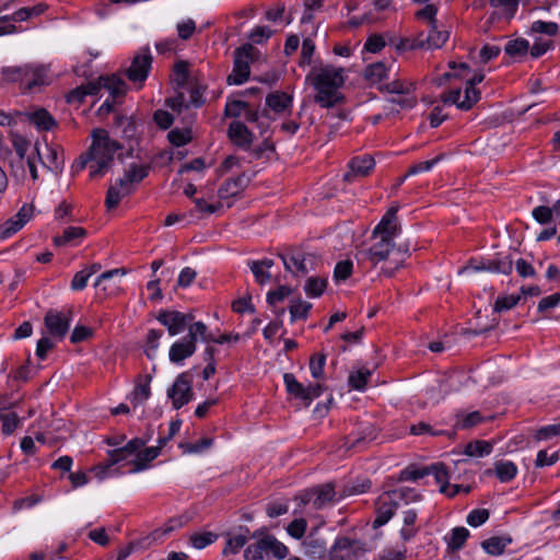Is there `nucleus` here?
Listing matches in <instances>:
<instances>
[{"instance_id": "1", "label": "nucleus", "mask_w": 560, "mask_h": 560, "mask_svg": "<svg viewBox=\"0 0 560 560\" xmlns=\"http://www.w3.org/2000/svg\"><path fill=\"white\" fill-rule=\"evenodd\" d=\"M305 80L316 91L314 102L322 108L343 104L345 95L341 89L346 82L345 68L320 63L312 68Z\"/></svg>"}, {"instance_id": "2", "label": "nucleus", "mask_w": 560, "mask_h": 560, "mask_svg": "<svg viewBox=\"0 0 560 560\" xmlns=\"http://www.w3.org/2000/svg\"><path fill=\"white\" fill-rule=\"evenodd\" d=\"M121 148V144L112 139L105 129H94L92 143L89 150L80 156L75 168L81 171L89 165L90 177H101L112 167L114 156Z\"/></svg>"}, {"instance_id": "3", "label": "nucleus", "mask_w": 560, "mask_h": 560, "mask_svg": "<svg viewBox=\"0 0 560 560\" xmlns=\"http://www.w3.org/2000/svg\"><path fill=\"white\" fill-rule=\"evenodd\" d=\"M102 89L109 92L112 100L107 98L100 106L98 114L107 115L113 110L114 100L124 96L126 93V83L116 74L102 75L96 81L89 82L86 85L72 91L70 94V101L77 100L81 102L85 95H95Z\"/></svg>"}, {"instance_id": "4", "label": "nucleus", "mask_w": 560, "mask_h": 560, "mask_svg": "<svg viewBox=\"0 0 560 560\" xmlns=\"http://www.w3.org/2000/svg\"><path fill=\"white\" fill-rule=\"evenodd\" d=\"M269 553L276 559L282 560L288 556L289 549L273 535H264L247 546L244 557L246 560H267Z\"/></svg>"}, {"instance_id": "5", "label": "nucleus", "mask_w": 560, "mask_h": 560, "mask_svg": "<svg viewBox=\"0 0 560 560\" xmlns=\"http://www.w3.org/2000/svg\"><path fill=\"white\" fill-rule=\"evenodd\" d=\"M206 324L202 322H196L188 327V335L176 342H174L168 352V358L172 363L182 364L185 359L190 358L197 347L198 335H203Z\"/></svg>"}, {"instance_id": "6", "label": "nucleus", "mask_w": 560, "mask_h": 560, "mask_svg": "<svg viewBox=\"0 0 560 560\" xmlns=\"http://www.w3.org/2000/svg\"><path fill=\"white\" fill-rule=\"evenodd\" d=\"M259 57V50L253 45L246 44L234 52V65L232 73L226 81L230 85H240L247 81L250 74L249 65Z\"/></svg>"}, {"instance_id": "7", "label": "nucleus", "mask_w": 560, "mask_h": 560, "mask_svg": "<svg viewBox=\"0 0 560 560\" xmlns=\"http://www.w3.org/2000/svg\"><path fill=\"white\" fill-rule=\"evenodd\" d=\"M369 248H359L355 253L357 262L364 269H372L386 260L394 250L393 241L384 237L374 238Z\"/></svg>"}, {"instance_id": "8", "label": "nucleus", "mask_w": 560, "mask_h": 560, "mask_svg": "<svg viewBox=\"0 0 560 560\" xmlns=\"http://www.w3.org/2000/svg\"><path fill=\"white\" fill-rule=\"evenodd\" d=\"M280 258L285 270L295 277H304L314 269V256L298 248L288 249Z\"/></svg>"}, {"instance_id": "9", "label": "nucleus", "mask_w": 560, "mask_h": 560, "mask_svg": "<svg viewBox=\"0 0 560 560\" xmlns=\"http://www.w3.org/2000/svg\"><path fill=\"white\" fill-rule=\"evenodd\" d=\"M283 382L287 392L295 399L303 401L305 407H308L315 398L323 394L325 389V387L319 383L304 386L292 373H285L283 375Z\"/></svg>"}, {"instance_id": "10", "label": "nucleus", "mask_w": 560, "mask_h": 560, "mask_svg": "<svg viewBox=\"0 0 560 560\" xmlns=\"http://www.w3.org/2000/svg\"><path fill=\"white\" fill-rule=\"evenodd\" d=\"M191 376L188 372L180 373L174 384L167 389V397L172 400L175 409H179L188 404L192 397Z\"/></svg>"}, {"instance_id": "11", "label": "nucleus", "mask_w": 560, "mask_h": 560, "mask_svg": "<svg viewBox=\"0 0 560 560\" xmlns=\"http://www.w3.org/2000/svg\"><path fill=\"white\" fill-rule=\"evenodd\" d=\"M156 319L167 328L171 336H176L192 324L194 315L191 313L164 310L159 313Z\"/></svg>"}, {"instance_id": "12", "label": "nucleus", "mask_w": 560, "mask_h": 560, "mask_svg": "<svg viewBox=\"0 0 560 560\" xmlns=\"http://www.w3.org/2000/svg\"><path fill=\"white\" fill-rule=\"evenodd\" d=\"M336 495L332 483H325L303 491L298 498L302 504H312L314 509H322L334 501Z\"/></svg>"}, {"instance_id": "13", "label": "nucleus", "mask_w": 560, "mask_h": 560, "mask_svg": "<svg viewBox=\"0 0 560 560\" xmlns=\"http://www.w3.org/2000/svg\"><path fill=\"white\" fill-rule=\"evenodd\" d=\"M152 65V56L148 47L142 48L131 61L130 67L126 71L127 78L131 82L143 83L148 78Z\"/></svg>"}, {"instance_id": "14", "label": "nucleus", "mask_w": 560, "mask_h": 560, "mask_svg": "<svg viewBox=\"0 0 560 560\" xmlns=\"http://www.w3.org/2000/svg\"><path fill=\"white\" fill-rule=\"evenodd\" d=\"M70 322L69 315L56 310H49L44 317V324L48 334L58 340H62L68 334Z\"/></svg>"}, {"instance_id": "15", "label": "nucleus", "mask_w": 560, "mask_h": 560, "mask_svg": "<svg viewBox=\"0 0 560 560\" xmlns=\"http://www.w3.org/2000/svg\"><path fill=\"white\" fill-rule=\"evenodd\" d=\"M430 31L428 34L420 33L416 38L412 39L410 44L411 49L420 48V49H435L442 47L447 38L448 33L445 31H439L436 28V23L433 25H429Z\"/></svg>"}, {"instance_id": "16", "label": "nucleus", "mask_w": 560, "mask_h": 560, "mask_svg": "<svg viewBox=\"0 0 560 560\" xmlns=\"http://www.w3.org/2000/svg\"><path fill=\"white\" fill-rule=\"evenodd\" d=\"M397 211V207H392L386 211L380 223L374 228L372 238L384 237L390 241L395 238L400 232L396 215Z\"/></svg>"}, {"instance_id": "17", "label": "nucleus", "mask_w": 560, "mask_h": 560, "mask_svg": "<svg viewBox=\"0 0 560 560\" xmlns=\"http://www.w3.org/2000/svg\"><path fill=\"white\" fill-rule=\"evenodd\" d=\"M375 162L371 155L355 156L349 162V171L343 175L346 182H354L365 177L374 168Z\"/></svg>"}, {"instance_id": "18", "label": "nucleus", "mask_w": 560, "mask_h": 560, "mask_svg": "<svg viewBox=\"0 0 560 560\" xmlns=\"http://www.w3.org/2000/svg\"><path fill=\"white\" fill-rule=\"evenodd\" d=\"M397 506L390 493L381 495L376 503V516L372 523V527L376 529L385 525L395 514Z\"/></svg>"}, {"instance_id": "19", "label": "nucleus", "mask_w": 560, "mask_h": 560, "mask_svg": "<svg viewBox=\"0 0 560 560\" xmlns=\"http://www.w3.org/2000/svg\"><path fill=\"white\" fill-rule=\"evenodd\" d=\"M131 455H127L125 447H118L108 452V458L105 463L98 464L93 468V472L98 480H103L110 476L114 465L126 462Z\"/></svg>"}, {"instance_id": "20", "label": "nucleus", "mask_w": 560, "mask_h": 560, "mask_svg": "<svg viewBox=\"0 0 560 560\" xmlns=\"http://www.w3.org/2000/svg\"><path fill=\"white\" fill-rule=\"evenodd\" d=\"M32 215V207L24 205L18 213L10 220H8L2 226L0 231V236L2 238L9 237L12 234L20 231L25 223L31 219Z\"/></svg>"}, {"instance_id": "21", "label": "nucleus", "mask_w": 560, "mask_h": 560, "mask_svg": "<svg viewBox=\"0 0 560 560\" xmlns=\"http://www.w3.org/2000/svg\"><path fill=\"white\" fill-rule=\"evenodd\" d=\"M151 170L150 164H137L131 163L127 170H125L124 176L118 179L121 180L135 191L136 186L141 183L148 175Z\"/></svg>"}, {"instance_id": "22", "label": "nucleus", "mask_w": 560, "mask_h": 560, "mask_svg": "<svg viewBox=\"0 0 560 560\" xmlns=\"http://www.w3.org/2000/svg\"><path fill=\"white\" fill-rule=\"evenodd\" d=\"M132 192L133 191L128 188L125 183L117 178L115 183L109 185L107 189L105 206L108 210L115 209L125 197L131 195Z\"/></svg>"}, {"instance_id": "23", "label": "nucleus", "mask_w": 560, "mask_h": 560, "mask_svg": "<svg viewBox=\"0 0 560 560\" xmlns=\"http://www.w3.org/2000/svg\"><path fill=\"white\" fill-rule=\"evenodd\" d=\"M229 137L233 143L243 149H248L253 142V133L241 121H232L230 124Z\"/></svg>"}, {"instance_id": "24", "label": "nucleus", "mask_w": 560, "mask_h": 560, "mask_svg": "<svg viewBox=\"0 0 560 560\" xmlns=\"http://www.w3.org/2000/svg\"><path fill=\"white\" fill-rule=\"evenodd\" d=\"M247 178L245 175H238L234 178H229L222 183L218 189L220 199H229L238 196L246 187Z\"/></svg>"}, {"instance_id": "25", "label": "nucleus", "mask_w": 560, "mask_h": 560, "mask_svg": "<svg viewBox=\"0 0 560 560\" xmlns=\"http://www.w3.org/2000/svg\"><path fill=\"white\" fill-rule=\"evenodd\" d=\"M27 74L23 77V88L32 90L35 86L47 84V70L42 66L23 65Z\"/></svg>"}, {"instance_id": "26", "label": "nucleus", "mask_w": 560, "mask_h": 560, "mask_svg": "<svg viewBox=\"0 0 560 560\" xmlns=\"http://www.w3.org/2000/svg\"><path fill=\"white\" fill-rule=\"evenodd\" d=\"M160 455V447H147L138 452L135 458L130 462L132 465L129 472H138L148 467V464Z\"/></svg>"}, {"instance_id": "27", "label": "nucleus", "mask_w": 560, "mask_h": 560, "mask_svg": "<svg viewBox=\"0 0 560 560\" xmlns=\"http://www.w3.org/2000/svg\"><path fill=\"white\" fill-rule=\"evenodd\" d=\"M273 266V260L265 258L262 260H253L249 262V268L259 284H265L270 281L271 275L269 269Z\"/></svg>"}, {"instance_id": "28", "label": "nucleus", "mask_w": 560, "mask_h": 560, "mask_svg": "<svg viewBox=\"0 0 560 560\" xmlns=\"http://www.w3.org/2000/svg\"><path fill=\"white\" fill-rule=\"evenodd\" d=\"M86 231L80 226L67 228L62 235L54 237V243L57 246L77 245V241H81L85 237Z\"/></svg>"}, {"instance_id": "29", "label": "nucleus", "mask_w": 560, "mask_h": 560, "mask_svg": "<svg viewBox=\"0 0 560 560\" xmlns=\"http://www.w3.org/2000/svg\"><path fill=\"white\" fill-rule=\"evenodd\" d=\"M517 466L511 460H497L493 464V474L501 482H510L517 475Z\"/></svg>"}, {"instance_id": "30", "label": "nucleus", "mask_w": 560, "mask_h": 560, "mask_svg": "<svg viewBox=\"0 0 560 560\" xmlns=\"http://www.w3.org/2000/svg\"><path fill=\"white\" fill-rule=\"evenodd\" d=\"M26 116L28 120L37 127L38 130L47 131L56 125V120L45 108H39L27 113Z\"/></svg>"}, {"instance_id": "31", "label": "nucleus", "mask_w": 560, "mask_h": 560, "mask_svg": "<svg viewBox=\"0 0 560 560\" xmlns=\"http://www.w3.org/2000/svg\"><path fill=\"white\" fill-rule=\"evenodd\" d=\"M266 104L275 113H283L292 106V97L285 92H273L267 95Z\"/></svg>"}, {"instance_id": "32", "label": "nucleus", "mask_w": 560, "mask_h": 560, "mask_svg": "<svg viewBox=\"0 0 560 560\" xmlns=\"http://www.w3.org/2000/svg\"><path fill=\"white\" fill-rule=\"evenodd\" d=\"M512 542L510 537H490L481 542L483 550L491 556H500L504 552L506 546Z\"/></svg>"}, {"instance_id": "33", "label": "nucleus", "mask_w": 560, "mask_h": 560, "mask_svg": "<svg viewBox=\"0 0 560 560\" xmlns=\"http://www.w3.org/2000/svg\"><path fill=\"white\" fill-rule=\"evenodd\" d=\"M417 512L412 509L402 513L404 526L401 527L399 534L404 541H409L416 536L418 529L413 525L417 521Z\"/></svg>"}, {"instance_id": "34", "label": "nucleus", "mask_w": 560, "mask_h": 560, "mask_svg": "<svg viewBox=\"0 0 560 560\" xmlns=\"http://www.w3.org/2000/svg\"><path fill=\"white\" fill-rule=\"evenodd\" d=\"M427 471H429V475L434 476L436 483L440 485V492L447 493V490L450 489V476L445 465L442 463L432 464L427 466Z\"/></svg>"}, {"instance_id": "35", "label": "nucleus", "mask_w": 560, "mask_h": 560, "mask_svg": "<svg viewBox=\"0 0 560 560\" xmlns=\"http://www.w3.org/2000/svg\"><path fill=\"white\" fill-rule=\"evenodd\" d=\"M352 545L353 541L348 537L337 538L329 551L330 560H346Z\"/></svg>"}, {"instance_id": "36", "label": "nucleus", "mask_w": 560, "mask_h": 560, "mask_svg": "<svg viewBox=\"0 0 560 560\" xmlns=\"http://www.w3.org/2000/svg\"><path fill=\"white\" fill-rule=\"evenodd\" d=\"M392 65L387 67L383 61L372 63L366 67L364 71L365 79L371 83L381 82L383 79L387 77V72L390 70Z\"/></svg>"}, {"instance_id": "37", "label": "nucleus", "mask_w": 560, "mask_h": 560, "mask_svg": "<svg viewBox=\"0 0 560 560\" xmlns=\"http://www.w3.org/2000/svg\"><path fill=\"white\" fill-rule=\"evenodd\" d=\"M492 448V444L488 441H474L465 446L464 453L470 457H482L489 455Z\"/></svg>"}, {"instance_id": "38", "label": "nucleus", "mask_w": 560, "mask_h": 560, "mask_svg": "<svg viewBox=\"0 0 560 560\" xmlns=\"http://www.w3.org/2000/svg\"><path fill=\"white\" fill-rule=\"evenodd\" d=\"M327 280L320 277H310L304 285V291L310 298H318L326 289Z\"/></svg>"}, {"instance_id": "39", "label": "nucleus", "mask_w": 560, "mask_h": 560, "mask_svg": "<svg viewBox=\"0 0 560 560\" xmlns=\"http://www.w3.org/2000/svg\"><path fill=\"white\" fill-rule=\"evenodd\" d=\"M27 68L23 66L5 67L1 70L2 79L10 83H20L23 88V77L27 74Z\"/></svg>"}, {"instance_id": "40", "label": "nucleus", "mask_w": 560, "mask_h": 560, "mask_svg": "<svg viewBox=\"0 0 560 560\" xmlns=\"http://www.w3.org/2000/svg\"><path fill=\"white\" fill-rule=\"evenodd\" d=\"M513 270V260L509 257H502L488 260V271L510 275Z\"/></svg>"}, {"instance_id": "41", "label": "nucleus", "mask_w": 560, "mask_h": 560, "mask_svg": "<svg viewBox=\"0 0 560 560\" xmlns=\"http://www.w3.org/2000/svg\"><path fill=\"white\" fill-rule=\"evenodd\" d=\"M303 548L304 553L311 558H322L326 551L324 541L316 538H307L304 540Z\"/></svg>"}, {"instance_id": "42", "label": "nucleus", "mask_w": 560, "mask_h": 560, "mask_svg": "<svg viewBox=\"0 0 560 560\" xmlns=\"http://www.w3.org/2000/svg\"><path fill=\"white\" fill-rule=\"evenodd\" d=\"M168 141L175 147H183L189 143L192 139L190 129H172L167 135Z\"/></svg>"}, {"instance_id": "43", "label": "nucleus", "mask_w": 560, "mask_h": 560, "mask_svg": "<svg viewBox=\"0 0 560 560\" xmlns=\"http://www.w3.org/2000/svg\"><path fill=\"white\" fill-rule=\"evenodd\" d=\"M529 49V43L524 38L509 40L504 47L505 54L511 57L523 56Z\"/></svg>"}, {"instance_id": "44", "label": "nucleus", "mask_w": 560, "mask_h": 560, "mask_svg": "<svg viewBox=\"0 0 560 560\" xmlns=\"http://www.w3.org/2000/svg\"><path fill=\"white\" fill-rule=\"evenodd\" d=\"M520 300H521L520 294H508V295L498 296V299L495 300L494 305H493V311L495 313H502V312L509 311V310L513 308L515 305H517Z\"/></svg>"}, {"instance_id": "45", "label": "nucleus", "mask_w": 560, "mask_h": 560, "mask_svg": "<svg viewBox=\"0 0 560 560\" xmlns=\"http://www.w3.org/2000/svg\"><path fill=\"white\" fill-rule=\"evenodd\" d=\"M469 537V530L466 527H455L452 530L448 547L452 550H459L464 547L467 538Z\"/></svg>"}, {"instance_id": "46", "label": "nucleus", "mask_w": 560, "mask_h": 560, "mask_svg": "<svg viewBox=\"0 0 560 560\" xmlns=\"http://www.w3.org/2000/svg\"><path fill=\"white\" fill-rule=\"evenodd\" d=\"M311 308L312 304L310 302L302 300L292 302L290 305L291 322L296 319H305L308 316Z\"/></svg>"}, {"instance_id": "47", "label": "nucleus", "mask_w": 560, "mask_h": 560, "mask_svg": "<svg viewBox=\"0 0 560 560\" xmlns=\"http://www.w3.org/2000/svg\"><path fill=\"white\" fill-rule=\"evenodd\" d=\"M482 421L479 411H472L467 415H458L455 423L456 429L465 430L472 428Z\"/></svg>"}, {"instance_id": "48", "label": "nucleus", "mask_w": 560, "mask_h": 560, "mask_svg": "<svg viewBox=\"0 0 560 560\" xmlns=\"http://www.w3.org/2000/svg\"><path fill=\"white\" fill-rule=\"evenodd\" d=\"M326 364V355L324 353H315L310 359V371L315 380L324 378V366Z\"/></svg>"}, {"instance_id": "49", "label": "nucleus", "mask_w": 560, "mask_h": 560, "mask_svg": "<svg viewBox=\"0 0 560 560\" xmlns=\"http://www.w3.org/2000/svg\"><path fill=\"white\" fill-rule=\"evenodd\" d=\"M425 476H429V471H427L425 467H417V466H408L407 468L402 469L399 474V480L401 481H416L418 479H421Z\"/></svg>"}, {"instance_id": "50", "label": "nucleus", "mask_w": 560, "mask_h": 560, "mask_svg": "<svg viewBox=\"0 0 560 560\" xmlns=\"http://www.w3.org/2000/svg\"><path fill=\"white\" fill-rule=\"evenodd\" d=\"M1 430L5 435L12 434L20 423V418L15 412L0 415Z\"/></svg>"}, {"instance_id": "51", "label": "nucleus", "mask_w": 560, "mask_h": 560, "mask_svg": "<svg viewBox=\"0 0 560 560\" xmlns=\"http://www.w3.org/2000/svg\"><path fill=\"white\" fill-rule=\"evenodd\" d=\"M480 100V91L471 85H466L465 95L459 104V109L468 110Z\"/></svg>"}, {"instance_id": "52", "label": "nucleus", "mask_w": 560, "mask_h": 560, "mask_svg": "<svg viewBox=\"0 0 560 560\" xmlns=\"http://www.w3.org/2000/svg\"><path fill=\"white\" fill-rule=\"evenodd\" d=\"M218 539V535L211 532L194 534L190 536V542L196 549H203L213 544Z\"/></svg>"}, {"instance_id": "53", "label": "nucleus", "mask_w": 560, "mask_h": 560, "mask_svg": "<svg viewBox=\"0 0 560 560\" xmlns=\"http://www.w3.org/2000/svg\"><path fill=\"white\" fill-rule=\"evenodd\" d=\"M370 376L371 372L369 370H359L349 375L348 382L353 389L362 390L364 389Z\"/></svg>"}, {"instance_id": "54", "label": "nucleus", "mask_w": 560, "mask_h": 560, "mask_svg": "<svg viewBox=\"0 0 560 560\" xmlns=\"http://www.w3.org/2000/svg\"><path fill=\"white\" fill-rule=\"evenodd\" d=\"M151 395V388H150V378L143 383L139 384L135 387L132 392V404L133 406L142 405Z\"/></svg>"}, {"instance_id": "55", "label": "nucleus", "mask_w": 560, "mask_h": 560, "mask_svg": "<svg viewBox=\"0 0 560 560\" xmlns=\"http://www.w3.org/2000/svg\"><path fill=\"white\" fill-rule=\"evenodd\" d=\"M247 542L245 535H235L228 539L226 545L223 549V555H235L237 553Z\"/></svg>"}, {"instance_id": "56", "label": "nucleus", "mask_w": 560, "mask_h": 560, "mask_svg": "<svg viewBox=\"0 0 560 560\" xmlns=\"http://www.w3.org/2000/svg\"><path fill=\"white\" fill-rule=\"evenodd\" d=\"M555 436H560V422L544 425L539 428L534 435L537 441H546Z\"/></svg>"}, {"instance_id": "57", "label": "nucleus", "mask_w": 560, "mask_h": 560, "mask_svg": "<svg viewBox=\"0 0 560 560\" xmlns=\"http://www.w3.org/2000/svg\"><path fill=\"white\" fill-rule=\"evenodd\" d=\"M558 28V24L555 22L535 21L530 26V32L555 36Z\"/></svg>"}, {"instance_id": "58", "label": "nucleus", "mask_w": 560, "mask_h": 560, "mask_svg": "<svg viewBox=\"0 0 560 560\" xmlns=\"http://www.w3.org/2000/svg\"><path fill=\"white\" fill-rule=\"evenodd\" d=\"M213 443V440L210 438H203L196 443H180L179 447L183 448L184 453H201L205 450L209 448Z\"/></svg>"}, {"instance_id": "59", "label": "nucleus", "mask_w": 560, "mask_h": 560, "mask_svg": "<svg viewBox=\"0 0 560 560\" xmlns=\"http://www.w3.org/2000/svg\"><path fill=\"white\" fill-rule=\"evenodd\" d=\"M353 264L351 260L346 259L337 262L334 270V278L337 281L347 280L352 273Z\"/></svg>"}, {"instance_id": "60", "label": "nucleus", "mask_w": 560, "mask_h": 560, "mask_svg": "<svg viewBox=\"0 0 560 560\" xmlns=\"http://www.w3.org/2000/svg\"><path fill=\"white\" fill-rule=\"evenodd\" d=\"M47 151H48V154H47L48 162H47L46 166L52 172L61 171L63 167L65 161L61 156H59L57 149L47 145Z\"/></svg>"}, {"instance_id": "61", "label": "nucleus", "mask_w": 560, "mask_h": 560, "mask_svg": "<svg viewBox=\"0 0 560 560\" xmlns=\"http://www.w3.org/2000/svg\"><path fill=\"white\" fill-rule=\"evenodd\" d=\"M306 528H307V522L306 520L304 518H296V520H293L287 527V532L288 534L295 538V539H301L305 532H306Z\"/></svg>"}, {"instance_id": "62", "label": "nucleus", "mask_w": 560, "mask_h": 560, "mask_svg": "<svg viewBox=\"0 0 560 560\" xmlns=\"http://www.w3.org/2000/svg\"><path fill=\"white\" fill-rule=\"evenodd\" d=\"M407 555V548L400 547H388L381 551L378 558L380 560H405Z\"/></svg>"}, {"instance_id": "63", "label": "nucleus", "mask_w": 560, "mask_h": 560, "mask_svg": "<svg viewBox=\"0 0 560 560\" xmlns=\"http://www.w3.org/2000/svg\"><path fill=\"white\" fill-rule=\"evenodd\" d=\"M532 215L539 224H548L553 218L552 209L547 206L535 207L532 211Z\"/></svg>"}, {"instance_id": "64", "label": "nucleus", "mask_w": 560, "mask_h": 560, "mask_svg": "<svg viewBox=\"0 0 560 560\" xmlns=\"http://www.w3.org/2000/svg\"><path fill=\"white\" fill-rule=\"evenodd\" d=\"M490 516V513L487 509H476L472 510L467 516L468 525L472 527H478L486 523Z\"/></svg>"}]
</instances>
